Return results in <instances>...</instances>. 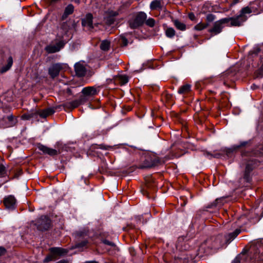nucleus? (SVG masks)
Returning a JSON list of instances; mask_svg holds the SVG:
<instances>
[{
	"label": "nucleus",
	"mask_w": 263,
	"mask_h": 263,
	"mask_svg": "<svg viewBox=\"0 0 263 263\" xmlns=\"http://www.w3.org/2000/svg\"><path fill=\"white\" fill-rule=\"evenodd\" d=\"M252 12V10L249 7L243 8L240 14L235 17H225L215 21L212 27L208 30L211 36H215L222 31L226 25L229 27H239L248 18L247 14Z\"/></svg>",
	"instance_id": "f257e3e1"
},
{
	"label": "nucleus",
	"mask_w": 263,
	"mask_h": 263,
	"mask_svg": "<svg viewBox=\"0 0 263 263\" xmlns=\"http://www.w3.org/2000/svg\"><path fill=\"white\" fill-rule=\"evenodd\" d=\"M249 253L250 263H263V245L261 242L251 245Z\"/></svg>",
	"instance_id": "f03ea898"
},
{
	"label": "nucleus",
	"mask_w": 263,
	"mask_h": 263,
	"mask_svg": "<svg viewBox=\"0 0 263 263\" xmlns=\"http://www.w3.org/2000/svg\"><path fill=\"white\" fill-rule=\"evenodd\" d=\"M74 235L77 240V242L76 244V248H82L86 245L88 242L87 239L88 230L85 229L78 231L74 233Z\"/></svg>",
	"instance_id": "7ed1b4c3"
},
{
	"label": "nucleus",
	"mask_w": 263,
	"mask_h": 263,
	"mask_svg": "<svg viewBox=\"0 0 263 263\" xmlns=\"http://www.w3.org/2000/svg\"><path fill=\"white\" fill-rule=\"evenodd\" d=\"M146 14L144 12H140L133 17L129 21V26L131 28H136L141 26L145 21Z\"/></svg>",
	"instance_id": "20e7f679"
},
{
	"label": "nucleus",
	"mask_w": 263,
	"mask_h": 263,
	"mask_svg": "<svg viewBox=\"0 0 263 263\" xmlns=\"http://www.w3.org/2000/svg\"><path fill=\"white\" fill-rule=\"evenodd\" d=\"M159 162V160L154 155L145 156V160L139 165L140 168H147L156 166Z\"/></svg>",
	"instance_id": "39448f33"
},
{
	"label": "nucleus",
	"mask_w": 263,
	"mask_h": 263,
	"mask_svg": "<svg viewBox=\"0 0 263 263\" xmlns=\"http://www.w3.org/2000/svg\"><path fill=\"white\" fill-rule=\"evenodd\" d=\"M35 224L40 231L47 230L50 227V219L46 216L43 215L35 221Z\"/></svg>",
	"instance_id": "423d86ee"
},
{
	"label": "nucleus",
	"mask_w": 263,
	"mask_h": 263,
	"mask_svg": "<svg viewBox=\"0 0 263 263\" xmlns=\"http://www.w3.org/2000/svg\"><path fill=\"white\" fill-rule=\"evenodd\" d=\"M66 42L64 41H60L55 44L49 45L45 48L46 51L49 53H55L59 51L63 48Z\"/></svg>",
	"instance_id": "0eeeda50"
},
{
	"label": "nucleus",
	"mask_w": 263,
	"mask_h": 263,
	"mask_svg": "<svg viewBox=\"0 0 263 263\" xmlns=\"http://www.w3.org/2000/svg\"><path fill=\"white\" fill-rule=\"evenodd\" d=\"M64 64L61 63L53 64L49 68V74L52 79L57 77L59 74L61 70L64 68Z\"/></svg>",
	"instance_id": "6e6552de"
},
{
	"label": "nucleus",
	"mask_w": 263,
	"mask_h": 263,
	"mask_svg": "<svg viewBox=\"0 0 263 263\" xmlns=\"http://www.w3.org/2000/svg\"><path fill=\"white\" fill-rule=\"evenodd\" d=\"M76 74L79 77L85 76L86 71L85 66L83 63L78 62L74 65Z\"/></svg>",
	"instance_id": "1a4fd4ad"
},
{
	"label": "nucleus",
	"mask_w": 263,
	"mask_h": 263,
	"mask_svg": "<svg viewBox=\"0 0 263 263\" xmlns=\"http://www.w3.org/2000/svg\"><path fill=\"white\" fill-rule=\"evenodd\" d=\"M4 203L6 208L13 209L15 206L16 199L12 195L8 196L5 198Z\"/></svg>",
	"instance_id": "9d476101"
},
{
	"label": "nucleus",
	"mask_w": 263,
	"mask_h": 263,
	"mask_svg": "<svg viewBox=\"0 0 263 263\" xmlns=\"http://www.w3.org/2000/svg\"><path fill=\"white\" fill-rule=\"evenodd\" d=\"M37 148L39 150L41 151L44 154H48L50 156H55L58 155L60 152H58L56 149L48 147L42 144H39Z\"/></svg>",
	"instance_id": "9b49d317"
},
{
	"label": "nucleus",
	"mask_w": 263,
	"mask_h": 263,
	"mask_svg": "<svg viewBox=\"0 0 263 263\" xmlns=\"http://www.w3.org/2000/svg\"><path fill=\"white\" fill-rule=\"evenodd\" d=\"M82 103V99L75 100L64 103L62 106L65 109L72 110L78 107Z\"/></svg>",
	"instance_id": "f8f14e48"
},
{
	"label": "nucleus",
	"mask_w": 263,
	"mask_h": 263,
	"mask_svg": "<svg viewBox=\"0 0 263 263\" xmlns=\"http://www.w3.org/2000/svg\"><path fill=\"white\" fill-rule=\"evenodd\" d=\"M92 19L93 16L91 13L87 14L85 18L82 20V25L88 27L89 29L93 28Z\"/></svg>",
	"instance_id": "ddd939ff"
},
{
	"label": "nucleus",
	"mask_w": 263,
	"mask_h": 263,
	"mask_svg": "<svg viewBox=\"0 0 263 263\" xmlns=\"http://www.w3.org/2000/svg\"><path fill=\"white\" fill-rule=\"evenodd\" d=\"M82 93L86 96H93L98 93V91L95 87L91 86L84 87Z\"/></svg>",
	"instance_id": "4468645a"
},
{
	"label": "nucleus",
	"mask_w": 263,
	"mask_h": 263,
	"mask_svg": "<svg viewBox=\"0 0 263 263\" xmlns=\"http://www.w3.org/2000/svg\"><path fill=\"white\" fill-rule=\"evenodd\" d=\"M241 229L237 228L235 231L230 233L225 236V241L227 243L230 242L232 241L235 237L237 236L241 232Z\"/></svg>",
	"instance_id": "2eb2a0df"
},
{
	"label": "nucleus",
	"mask_w": 263,
	"mask_h": 263,
	"mask_svg": "<svg viewBox=\"0 0 263 263\" xmlns=\"http://www.w3.org/2000/svg\"><path fill=\"white\" fill-rule=\"evenodd\" d=\"M50 251L53 256L55 257L57 256H62L67 253V251L61 248H51Z\"/></svg>",
	"instance_id": "dca6fc26"
},
{
	"label": "nucleus",
	"mask_w": 263,
	"mask_h": 263,
	"mask_svg": "<svg viewBox=\"0 0 263 263\" xmlns=\"http://www.w3.org/2000/svg\"><path fill=\"white\" fill-rule=\"evenodd\" d=\"M55 110L54 108H47L45 109L41 110L39 114L40 117L42 118H46L49 115H51L54 114Z\"/></svg>",
	"instance_id": "f3484780"
},
{
	"label": "nucleus",
	"mask_w": 263,
	"mask_h": 263,
	"mask_svg": "<svg viewBox=\"0 0 263 263\" xmlns=\"http://www.w3.org/2000/svg\"><path fill=\"white\" fill-rule=\"evenodd\" d=\"M191 85L188 84L181 86L178 90L179 94H187L191 91Z\"/></svg>",
	"instance_id": "a211bd4d"
},
{
	"label": "nucleus",
	"mask_w": 263,
	"mask_h": 263,
	"mask_svg": "<svg viewBox=\"0 0 263 263\" xmlns=\"http://www.w3.org/2000/svg\"><path fill=\"white\" fill-rule=\"evenodd\" d=\"M162 8L161 0H154L150 4V8L151 10H158Z\"/></svg>",
	"instance_id": "6ab92c4d"
},
{
	"label": "nucleus",
	"mask_w": 263,
	"mask_h": 263,
	"mask_svg": "<svg viewBox=\"0 0 263 263\" xmlns=\"http://www.w3.org/2000/svg\"><path fill=\"white\" fill-rule=\"evenodd\" d=\"M174 25L175 27L181 31H184L186 30V25L183 23L179 21L178 20H175L173 21Z\"/></svg>",
	"instance_id": "aec40b11"
},
{
	"label": "nucleus",
	"mask_w": 263,
	"mask_h": 263,
	"mask_svg": "<svg viewBox=\"0 0 263 263\" xmlns=\"http://www.w3.org/2000/svg\"><path fill=\"white\" fill-rule=\"evenodd\" d=\"M74 7L72 5H68L65 9L64 13L62 16V19L66 18L68 15L72 14L73 12Z\"/></svg>",
	"instance_id": "412c9836"
},
{
	"label": "nucleus",
	"mask_w": 263,
	"mask_h": 263,
	"mask_svg": "<svg viewBox=\"0 0 263 263\" xmlns=\"http://www.w3.org/2000/svg\"><path fill=\"white\" fill-rule=\"evenodd\" d=\"M100 47L103 51H108L110 47V42L107 40H103L101 43Z\"/></svg>",
	"instance_id": "4be33fe9"
},
{
	"label": "nucleus",
	"mask_w": 263,
	"mask_h": 263,
	"mask_svg": "<svg viewBox=\"0 0 263 263\" xmlns=\"http://www.w3.org/2000/svg\"><path fill=\"white\" fill-rule=\"evenodd\" d=\"M13 60L12 57H10L8 59V63L5 66H3L0 69V73H3L8 70L12 66Z\"/></svg>",
	"instance_id": "5701e85b"
},
{
	"label": "nucleus",
	"mask_w": 263,
	"mask_h": 263,
	"mask_svg": "<svg viewBox=\"0 0 263 263\" xmlns=\"http://www.w3.org/2000/svg\"><path fill=\"white\" fill-rule=\"evenodd\" d=\"M223 238V236L222 235H218L216 237L215 239V245L214 246L215 247H218L221 246L223 244V242L222 241V239Z\"/></svg>",
	"instance_id": "b1692460"
},
{
	"label": "nucleus",
	"mask_w": 263,
	"mask_h": 263,
	"mask_svg": "<svg viewBox=\"0 0 263 263\" xmlns=\"http://www.w3.org/2000/svg\"><path fill=\"white\" fill-rule=\"evenodd\" d=\"M208 26L209 24L208 23H199L194 27V29L196 30L200 31L206 28Z\"/></svg>",
	"instance_id": "393cba45"
},
{
	"label": "nucleus",
	"mask_w": 263,
	"mask_h": 263,
	"mask_svg": "<svg viewBox=\"0 0 263 263\" xmlns=\"http://www.w3.org/2000/svg\"><path fill=\"white\" fill-rule=\"evenodd\" d=\"M165 34L167 37L172 38L175 35V31L173 28H168L165 31Z\"/></svg>",
	"instance_id": "a878e982"
},
{
	"label": "nucleus",
	"mask_w": 263,
	"mask_h": 263,
	"mask_svg": "<svg viewBox=\"0 0 263 263\" xmlns=\"http://www.w3.org/2000/svg\"><path fill=\"white\" fill-rule=\"evenodd\" d=\"M119 83L123 85L126 84L128 81V79L126 76H120L118 77Z\"/></svg>",
	"instance_id": "bb28decb"
},
{
	"label": "nucleus",
	"mask_w": 263,
	"mask_h": 263,
	"mask_svg": "<svg viewBox=\"0 0 263 263\" xmlns=\"http://www.w3.org/2000/svg\"><path fill=\"white\" fill-rule=\"evenodd\" d=\"M105 20L106 21V23H107V24L109 25L114 24V23L115 21V19L114 17H110L107 15H106V16H105Z\"/></svg>",
	"instance_id": "cd10ccee"
},
{
	"label": "nucleus",
	"mask_w": 263,
	"mask_h": 263,
	"mask_svg": "<svg viewBox=\"0 0 263 263\" xmlns=\"http://www.w3.org/2000/svg\"><path fill=\"white\" fill-rule=\"evenodd\" d=\"M106 14L110 17H113L115 18V16H117L119 14V13L117 11H115L111 10H108L106 12Z\"/></svg>",
	"instance_id": "c85d7f7f"
},
{
	"label": "nucleus",
	"mask_w": 263,
	"mask_h": 263,
	"mask_svg": "<svg viewBox=\"0 0 263 263\" xmlns=\"http://www.w3.org/2000/svg\"><path fill=\"white\" fill-rule=\"evenodd\" d=\"M145 23L147 26L152 27L155 24V21L153 18H149L146 21Z\"/></svg>",
	"instance_id": "c756f323"
},
{
	"label": "nucleus",
	"mask_w": 263,
	"mask_h": 263,
	"mask_svg": "<svg viewBox=\"0 0 263 263\" xmlns=\"http://www.w3.org/2000/svg\"><path fill=\"white\" fill-rule=\"evenodd\" d=\"M222 199H216L215 201L212 203V206H221L223 204L222 202Z\"/></svg>",
	"instance_id": "7c9ffc66"
},
{
	"label": "nucleus",
	"mask_w": 263,
	"mask_h": 263,
	"mask_svg": "<svg viewBox=\"0 0 263 263\" xmlns=\"http://www.w3.org/2000/svg\"><path fill=\"white\" fill-rule=\"evenodd\" d=\"M5 174H6L5 167L2 164H0V177H4Z\"/></svg>",
	"instance_id": "2f4dec72"
},
{
	"label": "nucleus",
	"mask_w": 263,
	"mask_h": 263,
	"mask_svg": "<svg viewBox=\"0 0 263 263\" xmlns=\"http://www.w3.org/2000/svg\"><path fill=\"white\" fill-rule=\"evenodd\" d=\"M253 167H254L252 164H250V163H248L246 167V173H250L253 170Z\"/></svg>",
	"instance_id": "473e14b6"
},
{
	"label": "nucleus",
	"mask_w": 263,
	"mask_h": 263,
	"mask_svg": "<svg viewBox=\"0 0 263 263\" xmlns=\"http://www.w3.org/2000/svg\"><path fill=\"white\" fill-rule=\"evenodd\" d=\"M215 16L212 14H208L206 17V20L209 22H213L215 20Z\"/></svg>",
	"instance_id": "72a5a7b5"
},
{
	"label": "nucleus",
	"mask_w": 263,
	"mask_h": 263,
	"mask_svg": "<svg viewBox=\"0 0 263 263\" xmlns=\"http://www.w3.org/2000/svg\"><path fill=\"white\" fill-rule=\"evenodd\" d=\"M54 258V256L52 255L51 254V255H49L44 259V262H47L48 261H50L53 259V258Z\"/></svg>",
	"instance_id": "f704fd0d"
},
{
	"label": "nucleus",
	"mask_w": 263,
	"mask_h": 263,
	"mask_svg": "<svg viewBox=\"0 0 263 263\" xmlns=\"http://www.w3.org/2000/svg\"><path fill=\"white\" fill-rule=\"evenodd\" d=\"M121 42L123 46H126L128 44L127 40L125 37H121Z\"/></svg>",
	"instance_id": "c9c22d12"
},
{
	"label": "nucleus",
	"mask_w": 263,
	"mask_h": 263,
	"mask_svg": "<svg viewBox=\"0 0 263 263\" xmlns=\"http://www.w3.org/2000/svg\"><path fill=\"white\" fill-rule=\"evenodd\" d=\"M103 243L104 244H106V245H109V246H115V245L114 243L112 242H110L107 240H103Z\"/></svg>",
	"instance_id": "e433bc0d"
},
{
	"label": "nucleus",
	"mask_w": 263,
	"mask_h": 263,
	"mask_svg": "<svg viewBox=\"0 0 263 263\" xmlns=\"http://www.w3.org/2000/svg\"><path fill=\"white\" fill-rule=\"evenodd\" d=\"M111 147L109 146H107L103 144H101L99 145V148L102 149H108L109 148Z\"/></svg>",
	"instance_id": "4c0bfd02"
},
{
	"label": "nucleus",
	"mask_w": 263,
	"mask_h": 263,
	"mask_svg": "<svg viewBox=\"0 0 263 263\" xmlns=\"http://www.w3.org/2000/svg\"><path fill=\"white\" fill-rule=\"evenodd\" d=\"M67 24L66 23H64L62 25V28L63 30H64L65 31H66L68 29V28H67Z\"/></svg>",
	"instance_id": "58836bf2"
},
{
	"label": "nucleus",
	"mask_w": 263,
	"mask_h": 263,
	"mask_svg": "<svg viewBox=\"0 0 263 263\" xmlns=\"http://www.w3.org/2000/svg\"><path fill=\"white\" fill-rule=\"evenodd\" d=\"M5 252V249L3 247H0V255L4 254Z\"/></svg>",
	"instance_id": "ea45409f"
},
{
	"label": "nucleus",
	"mask_w": 263,
	"mask_h": 263,
	"mask_svg": "<svg viewBox=\"0 0 263 263\" xmlns=\"http://www.w3.org/2000/svg\"><path fill=\"white\" fill-rule=\"evenodd\" d=\"M30 117L27 115H23L22 116V118H23L24 119L28 120L29 119H30Z\"/></svg>",
	"instance_id": "a19ab883"
},
{
	"label": "nucleus",
	"mask_w": 263,
	"mask_h": 263,
	"mask_svg": "<svg viewBox=\"0 0 263 263\" xmlns=\"http://www.w3.org/2000/svg\"><path fill=\"white\" fill-rule=\"evenodd\" d=\"M56 263H69V262L67 260L63 259V260H60L59 261H58Z\"/></svg>",
	"instance_id": "79ce46f5"
},
{
	"label": "nucleus",
	"mask_w": 263,
	"mask_h": 263,
	"mask_svg": "<svg viewBox=\"0 0 263 263\" xmlns=\"http://www.w3.org/2000/svg\"><path fill=\"white\" fill-rule=\"evenodd\" d=\"M189 17L191 20H193L194 18V15L192 13L189 14Z\"/></svg>",
	"instance_id": "37998d69"
},
{
	"label": "nucleus",
	"mask_w": 263,
	"mask_h": 263,
	"mask_svg": "<svg viewBox=\"0 0 263 263\" xmlns=\"http://www.w3.org/2000/svg\"><path fill=\"white\" fill-rule=\"evenodd\" d=\"M239 257H237L234 261V263H239Z\"/></svg>",
	"instance_id": "c03bdc74"
},
{
	"label": "nucleus",
	"mask_w": 263,
	"mask_h": 263,
	"mask_svg": "<svg viewBox=\"0 0 263 263\" xmlns=\"http://www.w3.org/2000/svg\"><path fill=\"white\" fill-rule=\"evenodd\" d=\"M245 144H246V142H243V143H241V145H240L237 146H236V148H239V147H240L241 146H244Z\"/></svg>",
	"instance_id": "a18cd8bd"
},
{
	"label": "nucleus",
	"mask_w": 263,
	"mask_h": 263,
	"mask_svg": "<svg viewBox=\"0 0 263 263\" xmlns=\"http://www.w3.org/2000/svg\"><path fill=\"white\" fill-rule=\"evenodd\" d=\"M239 0H234L233 3L231 5H235V4L237 3Z\"/></svg>",
	"instance_id": "49530a36"
},
{
	"label": "nucleus",
	"mask_w": 263,
	"mask_h": 263,
	"mask_svg": "<svg viewBox=\"0 0 263 263\" xmlns=\"http://www.w3.org/2000/svg\"><path fill=\"white\" fill-rule=\"evenodd\" d=\"M8 119L9 121H11L13 119V116H9L8 117Z\"/></svg>",
	"instance_id": "de8ad7c7"
},
{
	"label": "nucleus",
	"mask_w": 263,
	"mask_h": 263,
	"mask_svg": "<svg viewBox=\"0 0 263 263\" xmlns=\"http://www.w3.org/2000/svg\"><path fill=\"white\" fill-rule=\"evenodd\" d=\"M183 240V237H179L178 238V241H181V240Z\"/></svg>",
	"instance_id": "09e8293b"
},
{
	"label": "nucleus",
	"mask_w": 263,
	"mask_h": 263,
	"mask_svg": "<svg viewBox=\"0 0 263 263\" xmlns=\"http://www.w3.org/2000/svg\"><path fill=\"white\" fill-rule=\"evenodd\" d=\"M230 152H232V151L231 149H229L228 151L227 152V154H229Z\"/></svg>",
	"instance_id": "8fccbe9b"
},
{
	"label": "nucleus",
	"mask_w": 263,
	"mask_h": 263,
	"mask_svg": "<svg viewBox=\"0 0 263 263\" xmlns=\"http://www.w3.org/2000/svg\"><path fill=\"white\" fill-rule=\"evenodd\" d=\"M179 243H177V245H176V247H177V248H178V247H179Z\"/></svg>",
	"instance_id": "3c124183"
},
{
	"label": "nucleus",
	"mask_w": 263,
	"mask_h": 263,
	"mask_svg": "<svg viewBox=\"0 0 263 263\" xmlns=\"http://www.w3.org/2000/svg\"><path fill=\"white\" fill-rule=\"evenodd\" d=\"M145 193V194L146 193V191H143V194H144Z\"/></svg>",
	"instance_id": "603ef678"
}]
</instances>
